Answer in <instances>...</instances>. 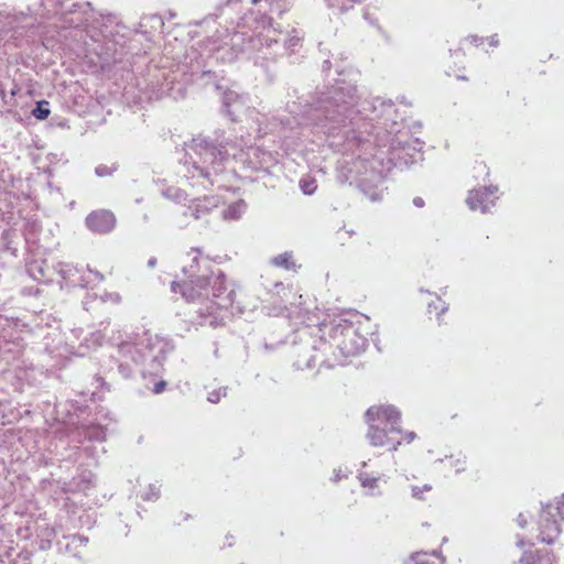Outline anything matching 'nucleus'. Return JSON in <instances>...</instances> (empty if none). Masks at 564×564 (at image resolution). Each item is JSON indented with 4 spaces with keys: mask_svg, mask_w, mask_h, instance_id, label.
<instances>
[{
    "mask_svg": "<svg viewBox=\"0 0 564 564\" xmlns=\"http://www.w3.org/2000/svg\"><path fill=\"white\" fill-rule=\"evenodd\" d=\"M415 437H416V434H415L414 432H406V433L404 434L403 440H404L406 443H411V442H413V441L415 440Z\"/></svg>",
    "mask_w": 564,
    "mask_h": 564,
    "instance_id": "nucleus-35",
    "label": "nucleus"
},
{
    "mask_svg": "<svg viewBox=\"0 0 564 564\" xmlns=\"http://www.w3.org/2000/svg\"><path fill=\"white\" fill-rule=\"evenodd\" d=\"M56 272L62 279V286L66 288H87L93 281L100 282L104 276L98 271L87 270V272L77 265L59 262L55 267Z\"/></svg>",
    "mask_w": 564,
    "mask_h": 564,
    "instance_id": "nucleus-8",
    "label": "nucleus"
},
{
    "mask_svg": "<svg viewBox=\"0 0 564 564\" xmlns=\"http://www.w3.org/2000/svg\"><path fill=\"white\" fill-rule=\"evenodd\" d=\"M88 542V539L84 535L74 534L70 536V543L74 545H85Z\"/></svg>",
    "mask_w": 564,
    "mask_h": 564,
    "instance_id": "nucleus-28",
    "label": "nucleus"
},
{
    "mask_svg": "<svg viewBox=\"0 0 564 564\" xmlns=\"http://www.w3.org/2000/svg\"><path fill=\"white\" fill-rule=\"evenodd\" d=\"M173 350L170 340L147 332L135 341H123L118 346L117 356L109 359L108 372H117L122 379H132L137 372L144 378L158 376Z\"/></svg>",
    "mask_w": 564,
    "mask_h": 564,
    "instance_id": "nucleus-4",
    "label": "nucleus"
},
{
    "mask_svg": "<svg viewBox=\"0 0 564 564\" xmlns=\"http://www.w3.org/2000/svg\"><path fill=\"white\" fill-rule=\"evenodd\" d=\"M352 128L346 137L345 150L356 155L347 164V173L344 170L337 178L340 183H356L357 187L371 200L382 199L383 189L381 187L386 177L384 161L392 163L403 161L404 164H413L422 160V147L424 142L420 139L402 142L399 138L392 137L399 130L397 122H392L391 129H387V123L379 127L370 121L360 120L352 122Z\"/></svg>",
    "mask_w": 564,
    "mask_h": 564,
    "instance_id": "nucleus-1",
    "label": "nucleus"
},
{
    "mask_svg": "<svg viewBox=\"0 0 564 564\" xmlns=\"http://www.w3.org/2000/svg\"><path fill=\"white\" fill-rule=\"evenodd\" d=\"M432 555L436 556L438 561H430L425 554H415L412 556L413 564H444V557L440 551H433Z\"/></svg>",
    "mask_w": 564,
    "mask_h": 564,
    "instance_id": "nucleus-20",
    "label": "nucleus"
},
{
    "mask_svg": "<svg viewBox=\"0 0 564 564\" xmlns=\"http://www.w3.org/2000/svg\"><path fill=\"white\" fill-rule=\"evenodd\" d=\"M117 170H118V164H112L111 166H108V165H105V164H99L95 169V174L98 177H105V176L112 175L113 172H116Z\"/></svg>",
    "mask_w": 564,
    "mask_h": 564,
    "instance_id": "nucleus-24",
    "label": "nucleus"
},
{
    "mask_svg": "<svg viewBox=\"0 0 564 564\" xmlns=\"http://www.w3.org/2000/svg\"><path fill=\"white\" fill-rule=\"evenodd\" d=\"M39 317H33L30 322H24L21 318H17L14 326L21 332L35 333L41 327V323L37 322Z\"/></svg>",
    "mask_w": 564,
    "mask_h": 564,
    "instance_id": "nucleus-17",
    "label": "nucleus"
},
{
    "mask_svg": "<svg viewBox=\"0 0 564 564\" xmlns=\"http://www.w3.org/2000/svg\"><path fill=\"white\" fill-rule=\"evenodd\" d=\"M160 487L151 484L147 491L141 494V498L144 501H156L160 498Z\"/></svg>",
    "mask_w": 564,
    "mask_h": 564,
    "instance_id": "nucleus-21",
    "label": "nucleus"
},
{
    "mask_svg": "<svg viewBox=\"0 0 564 564\" xmlns=\"http://www.w3.org/2000/svg\"><path fill=\"white\" fill-rule=\"evenodd\" d=\"M72 443L80 444L79 452L84 453L91 462L97 463L98 452L96 446L85 443H102L106 441V429L100 424L82 425L73 429L66 435Z\"/></svg>",
    "mask_w": 564,
    "mask_h": 564,
    "instance_id": "nucleus-7",
    "label": "nucleus"
},
{
    "mask_svg": "<svg viewBox=\"0 0 564 564\" xmlns=\"http://www.w3.org/2000/svg\"><path fill=\"white\" fill-rule=\"evenodd\" d=\"M271 262L276 267L284 268L288 270L294 267L292 254L290 252L278 254L276 257L272 258Z\"/></svg>",
    "mask_w": 564,
    "mask_h": 564,
    "instance_id": "nucleus-18",
    "label": "nucleus"
},
{
    "mask_svg": "<svg viewBox=\"0 0 564 564\" xmlns=\"http://www.w3.org/2000/svg\"><path fill=\"white\" fill-rule=\"evenodd\" d=\"M14 232L10 230H6L2 234V242L6 248V250L10 251L13 256H17L18 249L15 246H13V238Z\"/></svg>",
    "mask_w": 564,
    "mask_h": 564,
    "instance_id": "nucleus-22",
    "label": "nucleus"
},
{
    "mask_svg": "<svg viewBox=\"0 0 564 564\" xmlns=\"http://www.w3.org/2000/svg\"><path fill=\"white\" fill-rule=\"evenodd\" d=\"M517 545H518L519 547H522V546L524 545V540H523L522 538H519V536H518Z\"/></svg>",
    "mask_w": 564,
    "mask_h": 564,
    "instance_id": "nucleus-40",
    "label": "nucleus"
},
{
    "mask_svg": "<svg viewBox=\"0 0 564 564\" xmlns=\"http://www.w3.org/2000/svg\"><path fill=\"white\" fill-rule=\"evenodd\" d=\"M184 279L173 281L171 290L180 292L187 302L207 300L206 313L199 308L202 316L214 315L215 310H227L232 306L235 291L228 290L225 274L208 258L194 256L192 263L183 268Z\"/></svg>",
    "mask_w": 564,
    "mask_h": 564,
    "instance_id": "nucleus-3",
    "label": "nucleus"
},
{
    "mask_svg": "<svg viewBox=\"0 0 564 564\" xmlns=\"http://www.w3.org/2000/svg\"><path fill=\"white\" fill-rule=\"evenodd\" d=\"M156 265V258L155 257H151L149 260H148V267L149 268H154Z\"/></svg>",
    "mask_w": 564,
    "mask_h": 564,
    "instance_id": "nucleus-38",
    "label": "nucleus"
},
{
    "mask_svg": "<svg viewBox=\"0 0 564 564\" xmlns=\"http://www.w3.org/2000/svg\"><path fill=\"white\" fill-rule=\"evenodd\" d=\"M358 479L362 487L376 488L378 485L377 477H370L367 473L362 470L358 471Z\"/></svg>",
    "mask_w": 564,
    "mask_h": 564,
    "instance_id": "nucleus-23",
    "label": "nucleus"
},
{
    "mask_svg": "<svg viewBox=\"0 0 564 564\" xmlns=\"http://www.w3.org/2000/svg\"><path fill=\"white\" fill-rule=\"evenodd\" d=\"M50 546H51L50 540L41 541V545H40L41 550L50 549Z\"/></svg>",
    "mask_w": 564,
    "mask_h": 564,
    "instance_id": "nucleus-37",
    "label": "nucleus"
},
{
    "mask_svg": "<svg viewBox=\"0 0 564 564\" xmlns=\"http://www.w3.org/2000/svg\"><path fill=\"white\" fill-rule=\"evenodd\" d=\"M556 510L561 518L564 519V494L562 495L560 501L557 502Z\"/></svg>",
    "mask_w": 564,
    "mask_h": 564,
    "instance_id": "nucleus-31",
    "label": "nucleus"
},
{
    "mask_svg": "<svg viewBox=\"0 0 564 564\" xmlns=\"http://www.w3.org/2000/svg\"><path fill=\"white\" fill-rule=\"evenodd\" d=\"M365 109H366V110H369V111H371V112H375V111L377 110V108H376V107H372V108H365Z\"/></svg>",
    "mask_w": 564,
    "mask_h": 564,
    "instance_id": "nucleus-46",
    "label": "nucleus"
},
{
    "mask_svg": "<svg viewBox=\"0 0 564 564\" xmlns=\"http://www.w3.org/2000/svg\"><path fill=\"white\" fill-rule=\"evenodd\" d=\"M78 447H80V444L76 445V448H77L76 455L78 456V457H76V460H79L80 457H86L87 459H89L84 453L79 452Z\"/></svg>",
    "mask_w": 564,
    "mask_h": 564,
    "instance_id": "nucleus-39",
    "label": "nucleus"
},
{
    "mask_svg": "<svg viewBox=\"0 0 564 564\" xmlns=\"http://www.w3.org/2000/svg\"><path fill=\"white\" fill-rule=\"evenodd\" d=\"M7 113L15 117V111L12 108L8 109Z\"/></svg>",
    "mask_w": 564,
    "mask_h": 564,
    "instance_id": "nucleus-43",
    "label": "nucleus"
},
{
    "mask_svg": "<svg viewBox=\"0 0 564 564\" xmlns=\"http://www.w3.org/2000/svg\"><path fill=\"white\" fill-rule=\"evenodd\" d=\"M517 523L520 528H525L527 525V518L524 517L523 513H520L517 518Z\"/></svg>",
    "mask_w": 564,
    "mask_h": 564,
    "instance_id": "nucleus-34",
    "label": "nucleus"
},
{
    "mask_svg": "<svg viewBox=\"0 0 564 564\" xmlns=\"http://www.w3.org/2000/svg\"><path fill=\"white\" fill-rule=\"evenodd\" d=\"M520 564H553V555L546 550H538L534 553L524 552L519 560Z\"/></svg>",
    "mask_w": 564,
    "mask_h": 564,
    "instance_id": "nucleus-13",
    "label": "nucleus"
},
{
    "mask_svg": "<svg viewBox=\"0 0 564 564\" xmlns=\"http://www.w3.org/2000/svg\"><path fill=\"white\" fill-rule=\"evenodd\" d=\"M163 195L166 198H169L177 204H182L183 202H185L187 199V194L185 193V191H183L180 187H175V186L167 187L163 192Z\"/></svg>",
    "mask_w": 564,
    "mask_h": 564,
    "instance_id": "nucleus-16",
    "label": "nucleus"
},
{
    "mask_svg": "<svg viewBox=\"0 0 564 564\" xmlns=\"http://www.w3.org/2000/svg\"><path fill=\"white\" fill-rule=\"evenodd\" d=\"M223 112H224V116L227 117L228 119H230L231 121L237 120L236 117L234 116L231 108H224Z\"/></svg>",
    "mask_w": 564,
    "mask_h": 564,
    "instance_id": "nucleus-33",
    "label": "nucleus"
},
{
    "mask_svg": "<svg viewBox=\"0 0 564 564\" xmlns=\"http://www.w3.org/2000/svg\"><path fill=\"white\" fill-rule=\"evenodd\" d=\"M413 205L417 208H421L424 206V199L422 197H414L413 198Z\"/></svg>",
    "mask_w": 564,
    "mask_h": 564,
    "instance_id": "nucleus-36",
    "label": "nucleus"
},
{
    "mask_svg": "<svg viewBox=\"0 0 564 564\" xmlns=\"http://www.w3.org/2000/svg\"><path fill=\"white\" fill-rule=\"evenodd\" d=\"M539 530L540 541L546 544L554 543L561 533L560 524L555 519H553L550 505L544 506L542 509L539 522Z\"/></svg>",
    "mask_w": 564,
    "mask_h": 564,
    "instance_id": "nucleus-10",
    "label": "nucleus"
},
{
    "mask_svg": "<svg viewBox=\"0 0 564 564\" xmlns=\"http://www.w3.org/2000/svg\"><path fill=\"white\" fill-rule=\"evenodd\" d=\"M366 421L369 424L367 438L372 446L392 445L391 451H397L402 434L401 413L394 405H373L366 412Z\"/></svg>",
    "mask_w": 564,
    "mask_h": 564,
    "instance_id": "nucleus-5",
    "label": "nucleus"
},
{
    "mask_svg": "<svg viewBox=\"0 0 564 564\" xmlns=\"http://www.w3.org/2000/svg\"><path fill=\"white\" fill-rule=\"evenodd\" d=\"M325 109L327 110V115H329V113H330V111H329V110H333V111L335 110V108H329V107H326Z\"/></svg>",
    "mask_w": 564,
    "mask_h": 564,
    "instance_id": "nucleus-47",
    "label": "nucleus"
},
{
    "mask_svg": "<svg viewBox=\"0 0 564 564\" xmlns=\"http://www.w3.org/2000/svg\"><path fill=\"white\" fill-rule=\"evenodd\" d=\"M185 164L191 166L188 172L192 176H200L209 180L212 174H218L223 170L225 152L206 138H194L187 145Z\"/></svg>",
    "mask_w": 564,
    "mask_h": 564,
    "instance_id": "nucleus-6",
    "label": "nucleus"
},
{
    "mask_svg": "<svg viewBox=\"0 0 564 564\" xmlns=\"http://www.w3.org/2000/svg\"><path fill=\"white\" fill-rule=\"evenodd\" d=\"M85 223L93 232L108 234L115 228L116 217L111 212L101 209L91 212Z\"/></svg>",
    "mask_w": 564,
    "mask_h": 564,
    "instance_id": "nucleus-11",
    "label": "nucleus"
},
{
    "mask_svg": "<svg viewBox=\"0 0 564 564\" xmlns=\"http://www.w3.org/2000/svg\"><path fill=\"white\" fill-rule=\"evenodd\" d=\"M498 187L490 185L469 191L466 204L471 210H480L487 213L498 199Z\"/></svg>",
    "mask_w": 564,
    "mask_h": 564,
    "instance_id": "nucleus-9",
    "label": "nucleus"
},
{
    "mask_svg": "<svg viewBox=\"0 0 564 564\" xmlns=\"http://www.w3.org/2000/svg\"><path fill=\"white\" fill-rule=\"evenodd\" d=\"M412 496L417 499L423 498V489L421 487L414 486L412 488Z\"/></svg>",
    "mask_w": 564,
    "mask_h": 564,
    "instance_id": "nucleus-32",
    "label": "nucleus"
},
{
    "mask_svg": "<svg viewBox=\"0 0 564 564\" xmlns=\"http://www.w3.org/2000/svg\"><path fill=\"white\" fill-rule=\"evenodd\" d=\"M217 207L216 200L212 197L194 198L183 212L184 216H191L198 220L206 217L214 208Z\"/></svg>",
    "mask_w": 564,
    "mask_h": 564,
    "instance_id": "nucleus-12",
    "label": "nucleus"
},
{
    "mask_svg": "<svg viewBox=\"0 0 564 564\" xmlns=\"http://www.w3.org/2000/svg\"><path fill=\"white\" fill-rule=\"evenodd\" d=\"M246 208L247 205L245 200L239 199L223 210V218L226 220H237L245 214Z\"/></svg>",
    "mask_w": 564,
    "mask_h": 564,
    "instance_id": "nucleus-14",
    "label": "nucleus"
},
{
    "mask_svg": "<svg viewBox=\"0 0 564 564\" xmlns=\"http://www.w3.org/2000/svg\"><path fill=\"white\" fill-rule=\"evenodd\" d=\"M226 395H227V388L223 387V388L210 391L208 393L207 400L210 403H218L221 400V398H224Z\"/></svg>",
    "mask_w": 564,
    "mask_h": 564,
    "instance_id": "nucleus-25",
    "label": "nucleus"
},
{
    "mask_svg": "<svg viewBox=\"0 0 564 564\" xmlns=\"http://www.w3.org/2000/svg\"><path fill=\"white\" fill-rule=\"evenodd\" d=\"M29 274L36 281L46 279L45 262L33 261L28 265Z\"/></svg>",
    "mask_w": 564,
    "mask_h": 564,
    "instance_id": "nucleus-15",
    "label": "nucleus"
},
{
    "mask_svg": "<svg viewBox=\"0 0 564 564\" xmlns=\"http://www.w3.org/2000/svg\"><path fill=\"white\" fill-rule=\"evenodd\" d=\"M437 302H438V304H435V303H430L429 304V312L432 313V310H435L437 317H440L442 314L447 312L448 306L440 297L437 299Z\"/></svg>",
    "mask_w": 564,
    "mask_h": 564,
    "instance_id": "nucleus-26",
    "label": "nucleus"
},
{
    "mask_svg": "<svg viewBox=\"0 0 564 564\" xmlns=\"http://www.w3.org/2000/svg\"><path fill=\"white\" fill-rule=\"evenodd\" d=\"M165 388H166V381L160 380L154 383L152 392L155 394H159V393L163 392L165 390Z\"/></svg>",
    "mask_w": 564,
    "mask_h": 564,
    "instance_id": "nucleus-30",
    "label": "nucleus"
},
{
    "mask_svg": "<svg viewBox=\"0 0 564 564\" xmlns=\"http://www.w3.org/2000/svg\"><path fill=\"white\" fill-rule=\"evenodd\" d=\"M293 366L299 370L311 369L315 360L321 366L334 368L344 365L345 358L365 350L368 339L350 319L338 317L329 323L303 325L289 337Z\"/></svg>",
    "mask_w": 564,
    "mask_h": 564,
    "instance_id": "nucleus-2",
    "label": "nucleus"
},
{
    "mask_svg": "<svg viewBox=\"0 0 564 564\" xmlns=\"http://www.w3.org/2000/svg\"><path fill=\"white\" fill-rule=\"evenodd\" d=\"M300 188L305 195H313L317 189V183L314 177L306 176L300 180Z\"/></svg>",
    "mask_w": 564,
    "mask_h": 564,
    "instance_id": "nucleus-19",
    "label": "nucleus"
},
{
    "mask_svg": "<svg viewBox=\"0 0 564 564\" xmlns=\"http://www.w3.org/2000/svg\"><path fill=\"white\" fill-rule=\"evenodd\" d=\"M431 488H432V487H431L430 485H425L424 487H422L423 492H424V491H429V490H431Z\"/></svg>",
    "mask_w": 564,
    "mask_h": 564,
    "instance_id": "nucleus-44",
    "label": "nucleus"
},
{
    "mask_svg": "<svg viewBox=\"0 0 564 564\" xmlns=\"http://www.w3.org/2000/svg\"><path fill=\"white\" fill-rule=\"evenodd\" d=\"M50 112V108H32V115L39 120L46 119Z\"/></svg>",
    "mask_w": 564,
    "mask_h": 564,
    "instance_id": "nucleus-27",
    "label": "nucleus"
},
{
    "mask_svg": "<svg viewBox=\"0 0 564 564\" xmlns=\"http://www.w3.org/2000/svg\"><path fill=\"white\" fill-rule=\"evenodd\" d=\"M452 465L456 468V473L464 471L466 468V460L464 459H455L452 462Z\"/></svg>",
    "mask_w": 564,
    "mask_h": 564,
    "instance_id": "nucleus-29",
    "label": "nucleus"
},
{
    "mask_svg": "<svg viewBox=\"0 0 564 564\" xmlns=\"http://www.w3.org/2000/svg\"><path fill=\"white\" fill-rule=\"evenodd\" d=\"M478 167H479L481 171L486 172V174L488 175L487 166H486L485 164L480 163V164L478 165Z\"/></svg>",
    "mask_w": 564,
    "mask_h": 564,
    "instance_id": "nucleus-42",
    "label": "nucleus"
},
{
    "mask_svg": "<svg viewBox=\"0 0 564 564\" xmlns=\"http://www.w3.org/2000/svg\"><path fill=\"white\" fill-rule=\"evenodd\" d=\"M264 347H265V349H270V350L274 348V346H273V345H269V344H267V343L264 344Z\"/></svg>",
    "mask_w": 564,
    "mask_h": 564,
    "instance_id": "nucleus-45",
    "label": "nucleus"
},
{
    "mask_svg": "<svg viewBox=\"0 0 564 564\" xmlns=\"http://www.w3.org/2000/svg\"><path fill=\"white\" fill-rule=\"evenodd\" d=\"M36 106H39V107L48 106V102L46 100H40L36 102Z\"/></svg>",
    "mask_w": 564,
    "mask_h": 564,
    "instance_id": "nucleus-41",
    "label": "nucleus"
}]
</instances>
